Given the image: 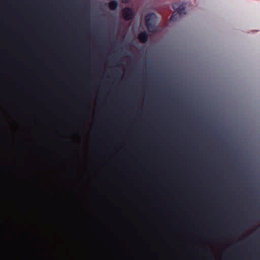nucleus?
I'll use <instances>...</instances> for the list:
<instances>
[{
	"label": "nucleus",
	"mask_w": 260,
	"mask_h": 260,
	"mask_svg": "<svg viewBox=\"0 0 260 260\" xmlns=\"http://www.w3.org/2000/svg\"><path fill=\"white\" fill-rule=\"evenodd\" d=\"M185 7L181 5L179 6L177 9L175 10V11L173 13L172 15L170 17V21H175L177 19V16L179 15L181 16L182 14H185Z\"/></svg>",
	"instance_id": "nucleus-3"
},
{
	"label": "nucleus",
	"mask_w": 260,
	"mask_h": 260,
	"mask_svg": "<svg viewBox=\"0 0 260 260\" xmlns=\"http://www.w3.org/2000/svg\"><path fill=\"white\" fill-rule=\"evenodd\" d=\"M138 38L140 42L145 43L147 41L148 35L146 31H142L139 34Z\"/></svg>",
	"instance_id": "nucleus-4"
},
{
	"label": "nucleus",
	"mask_w": 260,
	"mask_h": 260,
	"mask_svg": "<svg viewBox=\"0 0 260 260\" xmlns=\"http://www.w3.org/2000/svg\"><path fill=\"white\" fill-rule=\"evenodd\" d=\"M118 6V3L117 1L113 0L110 1L109 3L108 7L110 10L114 11L115 10Z\"/></svg>",
	"instance_id": "nucleus-5"
},
{
	"label": "nucleus",
	"mask_w": 260,
	"mask_h": 260,
	"mask_svg": "<svg viewBox=\"0 0 260 260\" xmlns=\"http://www.w3.org/2000/svg\"><path fill=\"white\" fill-rule=\"evenodd\" d=\"M156 15L154 13H149L145 17L146 26L149 32H154L157 30L156 27Z\"/></svg>",
	"instance_id": "nucleus-1"
},
{
	"label": "nucleus",
	"mask_w": 260,
	"mask_h": 260,
	"mask_svg": "<svg viewBox=\"0 0 260 260\" xmlns=\"http://www.w3.org/2000/svg\"><path fill=\"white\" fill-rule=\"evenodd\" d=\"M248 221L244 220L241 224V225L239 226V229L241 230H243V226L247 225Z\"/></svg>",
	"instance_id": "nucleus-6"
},
{
	"label": "nucleus",
	"mask_w": 260,
	"mask_h": 260,
	"mask_svg": "<svg viewBox=\"0 0 260 260\" xmlns=\"http://www.w3.org/2000/svg\"><path fill=\"white\" fill-rule=\"evenodd\" d=\"M122 15L125 20L129 21L134 17V12L131 8L125 7L122 10Z\"/></svg>",
	"instance_id": "nucleus-2"
}]
</instances>
